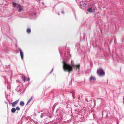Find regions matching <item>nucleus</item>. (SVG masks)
Instances as JSON below:
<instances>
[{"instance_id": "12", "label": "nucleus", "mask_w": 124, "mask_h": 124, "mask_svg": "<svg viewBox=\"0 0 124 124\" xmlns=\"http://www.w3.org/2000/svg\"><path fill=\"white\" fill-rule=\"evenodd\" d=\"M16 109L17 110H20V108L18 107H16Z\"/></svg>"}, {"instance_id": "18", "label": "nucleus", "mask_w": 124, "mask_h": 124, "mask_svg": "<svg viewBox=\"0 0 124 124\" xmlns=\"http://www.w3.org/2000/svg\"><path fill=\"white\" fill-rule=\"evenodd\" d=\"M34 14V15H36V14L35 13L34 14Z\"/></svg>"}, {"instance_id": "1", "label": "nucleus", "mask_w": 124, "mask_h": 124, "mask_svg": "<svg viewBox=\"0 0 124 124\" xmlns=\"http://www.w3.org/2000/svg\"><path fill=\"white\" fill-rule=\"evenodd\" d=\"M63 69L65 71H71L72 70V69L74 68L77 69L78 68H79L80 67V64H78L75 65L72 64V66L68 64L65 63L64 61H63Z\"/></svg>"}, {"instance_id": "5", "label": "nucleus", "mask_w": 124, "mask_h": 124, "mask_svg": "<svg viewBox=\"0 0 124 124\" xmlns=\"http://www.w3.org/2000/svg\"><path fill=\"white\" fill-rule=\"evenodd\" d=\"M19 51L21 58L22 59H23V52L21 49H19Z\"/></svg>"}, {"instance_id": "7", "label": "nucleus", "mask_w": 124, "mask_h": 124, "mask_svg": "<svg viewBox=\"0 0 124 124\" xmlns=\"http://www.w3.org/2000/svg\"><path fill=\"white\" fill-rule=\"evenodd\" d=\"M16 110V109L14 108H12L11 111L12 113H14L15 112Z\"/></svg>"}, {"instance_id": "3", "label": "nucleus", "mask_w": 124, "mask_h": 124, "mask_svg": "<svg viewBox=\"0 0 124 124\" xmlns=\"http://www.w3.org/2000/svg\"><path fill=\"white\" fill-rule=\"evenodd\" d=\"M19 100H18L17 101L12 102L11 103L13 107H14L17 104L18 102L19 101Z\"/></svg>"}, {"instance_id": "14", "label": "nucleus", "mask_w": 124, "mask_h": 124, "mask_svg": "<svg viewBox=\"0 0 124 124\" xmlns=\"http://www.w3.org/2000/svg\"><path fill=\"white\" fill-rule=\"evenodd\" d=\"M23 80L24 81V82H25V80H26V79H25V78H23Z\"/></svg>"}, {"instance_id": "17", "label": "nucleus", "mask_w": 124, "mask_h": 124, "mask_svg": "<svg viewBox=\"0 0 124 124\" xmlns=\"http://www.w3.org/2000/svg\"><path fill=\"white\" fill-rule=\"evenodd\" d=\"M62 13H64V11H62Z\"/></svg>"}, {"instance_id": "15", "label": "nucleus", "mask_w": 124, "mask_h": 124, "mask_svg": "<svg viewBox=\"0 0 124 124\" xmlns=\"http://www.w3.org/2000/svg\"><path fill=\"white\" fill-rule=\"evenodd\" d=\"M30 80L29 78H28L27 79V81H29Z\"/></svg>"}, {"instance_id": "9", "label": "nucleus", "mask_w": 124, "mask_h": 124, "mask_svg": "<svg viewBox=\"0 0 124 124\" xmlns=\"http://www.w3.org/2000/svg\"><path fill=\"white\" fill-rule=\"evenodd\" d=\"M26 32L28 33H30L31 32V30L30 28H28L26 30Z\"/></svg>"}, {"instance_id": "6", "label": "nucleus", "mask_w": 124, "mask_h": 124, "mask_svg": "<svg viewBox=\"0 0 124 124\" xmlns=\"http://www.w3.org/2000/svg\"><path fill=\"white\" fill-rule=\"evenodd\" d=\"M95 79V78L94 76H92L90 78V81H93Z\"/></svg>"}, {"instance_id": "8", "label": "nucleus", "mask_w": 124, "mask_h": 124, "mask_svg": "<svg viewBox=\"0 0 124 124\" xmlns=\"http://www.w3.org/2000/svg\"><path fill=\"white\" fill-rule=\"evenodd\" d=\"M24 105V103L23 101H21L20 103V105L22 106H23Z\"/></svg>"}, {"instance_id": "16", "label": "nucleus", "mask_w": 124, "mask_h": 124, "mask_svg": "<svg viewBox=\"0 0 124 124\" xmlns=\"http://www.w3.org/2000/svg\"><path fill=\"white\" fill-rule=\"evenodd\" d=\"M33 98L32 97H31L30 99H31V100L33 99Z\"/></svg>"}, {"instance_id": "11", "label": "nucleus", "mask_w": 124, "mask_h": 124, "mask_svg": "<svg viewBox=\"0 0 124 124\" xmlns=\"http://www.w3.org/2000/svg\"><path fill=\"white\" fill-rule=\"evenodd\" d=\"M87 10L89 12H90V13L91 12H92V9L91 8H89V9H87Z\"/></svg>"}, {"instance_id": "10", "label": "nucleus", "mask_w": 124, "mask_h": 124, "mask_svg": "<svg viewBox=\"0 0 124 124\" xmlns=\"http://www.w3.org/2000/svg\"><path fill=\"white\" fill-rule=\"evenodd\" d=\"M17 5L16 4L15 2H13V6L15 7H17V5Z\"/></svg>"}, {"instance_id": "4", "label": "nucleus", "mask_w": 124, "mask_h": 124, "mask_svg": "<svg viewBox=\"0 0 124 124\" xmlns=\"http://www.w3.org/2000/svg\"><path fill=\"white\" fill-rule=\"evenodd\" d=\"M17 8H18V10L19 12H20L23 10L22 7L19 4H18Z\"/></svg>"}, {"instance_id": "2", "label": "nucleus", "mask_w": 124, "mask_h": 124, "mask_svg": "<svg viewBox=\"0 0 124 124\" xmlns=\"http://www.w3.org/2000/svg\"><path fill=\"white\" fill-rule=\"evenodd\" d=\"M97 73L100 76H102L105 74L103 70L101 69H99L97 70Z\"/></svg>"}, {"instance_id": "13", "label": "nucleus", "mask_w": 124, "mask_h": 124, "mask_svg": "<svg viewBox=\"0 0 124 124\" xmlns=\"http://www.w3.org/2000/svg\"><path fill=\"white\" fill-rule=\"evenodd\" d=\"M31 101V99H30L29 101H28L27 104L29 103Z\"/></svg>"}]
</instances>
